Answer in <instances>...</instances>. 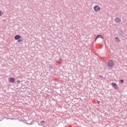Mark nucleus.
Returning a JSON list of instances; mask_svg holds the SVG:
<instances>
[{
	"label": "nucleus",
	"instance_id": "ddd939ff",
	"mask_svg": "<svg viewBox=\"0 0 127 127\" xmlns=\"http://www.w3.org/2000/svg\"><path fill=\"white\" fill-rule=\"evenodd\" d=\"M121 83H124V80H123V79L121 80Z\"/></svg>",
	"mask_w": 127,
	"mask_h": 127
},
{
	"label": "nucleus",
	"instance_id": "20e7f679",
	"mask_svg": "<svg viewBox=\"0 0 127 127\" xmlns=\"http://www.w3.org/2000/svg\"><path fill=\"white\" fill-rule=\"evenodd\" d=\"M14 81H15V79H14V78L13 77H10L9 78V82H10V83H14Z\"/></svg>",
	"mask_w": 127,
	"mask_h": 127
},
{
	"label": "nucleus",
	"instance_id": "2eb2a0df",
	"mask_svg": "<svg viewBox=\"0 0 127 127\" xmlns=\"http://www.w3.org/2000/svg\"><path fill=\"white\" fill-rule=\"evenodd\" d=\"M98 104H100V101H98Z\"/></svg>",
	"mask_w": 127,
	"mask_h": 127
},
{
	"label": "nucleus",
	"instance_id": "6e6552de",
	"mask_svg": "<svg viewBox=\"0 0 127 127\" xmlns=\"http://www.w3.org/2000/svg\"><path fill=\"white\" fill-rule=\"evenodd\" d=\"M99 37H100V38H102V39H103V36L102 35H98L96 37V40H97V39L99 38Z\"/></svg>",
	"mask_w": 127,
	"mask_h": 127
},
{
	"label": "nucleus",
	"instance_id": "f8f14e48",
	"mask_svg": "<svg viewBox=\"0 0 127 127\" xmlns=\"http://www.w3.org/2000/svg\"><path fill=\"white\" fill-rule=\"evenodd\" d=\"M0 15H2V12H1V11H0Z\"/></svg>",
	"mask_w": 127,
	"mask_h": 127
},
{
	"label": "nucleus",
	"instance_id": "0eeeda50",
	"mask_svg": "<svg viewBox=\"0 0 127 127\" xmlns=\"http://www.w3.org/2000/svg\"><path fill=\"white\" fill-rule=\"evenodd\" d=\"M114 64H108V67H109V68H112V67H113Z\"/></svg>",
	"mask_w": 127,
	"mask_h": 127
},
{
	"label": "nucleus",
	"instance_id": "1a4fd4ad",
	"mask_svg": "<svg viewBox=\"0 0 127 127\" xmlns=\"http://www.w3.org/2000/svg\"><path fill=\"white\" fill-rule=\"evenodd\" d=\"M114 64V61L113 60H110L108 61V64Z\"/></svg>",
	"mask_w": 127,
	"mask_h": 127
},
{
	"label": "nucleus",
	"instance_id": "9b49d317",
	"mask_svg": "<svg viewBox=\"0 0 127 127\" xmlns=\"http://www.w3.org/2000/svg\"><path fill=\"white\" fill-rule=\"evenodd\" d=\"M16 82H17V83H20V81L19 80H17Z\"/></svg>",
	"mask_w": 127,
	"mask_h": 127
},
{
	"label": "nucleus",
	"instance_id": "dca6fc26",
	"mask_svg": "<svg viewBox=\"0 0 127 127\" xmlns=\"http://www.w3.org/2000/svg\"><path fill=\"white\" fill-rule=\"evenodd\" d=\"M42 123H44V121H42Z\"/></svg>",
	"mask_w": 127,
	"mask_h": 127
},
{
	"label": "nucleus",
	"instance_id": "7ed1b4c3",
	"mask_svg": "<svg viewBox=\"0 0 127 127\" xmlns=\"http://www.w3.org/2000/svg\"><path fill=\"white\" fill-rule=\"evenodd\" d=\"M114 21H115L116 23H121V22H122V20L119 17H116L115 18Z\"/></svg>",
	"mask_w": 127,
	"mask_h": 127
},
{
	"label": "nucleus",
	"instance_id": "39448f33",
	"mask_svg": "<svg viewBox=\"0 0 127 127\" xmlns=\"http://www.w3.org/2000/svg\"><path fill=\"white\" fill-rule=\"evenodd\" d=\"M20 38V35H16L14 37V39H15V40H18V39H19Z\"/></svg>",
	"mask_w": 127,
	"mask_h": 127
},
{
	"label": "nucleus",
	"instance_id": "9d476101",
	"mask_svg": "<svg viewBox=\"0 0 127 127\" xmlns=\"http://www.w3.org/2000/svg\"><path fill=\"white\" fill-rule=\"evenodd\" d=\"M22 39H19L18 40V42L19 43L20 42H22Z\"/></svg>",
	"mask_w": 127,
	"mask_h": 127
},
{
	"label": "nucleus",
	"instance_id": "f257e3e1",
	"mask_svg": "<svg viewBox=\"0 0 127 127\" xmlns=\"http://www.w3.org/2000/svg\"><path fill=\"white\" fill-rule=\"evenodd\" d=\"M93 9L94 11H96V12H98V11H100V10H101V8L98 5L94 6Z\"/></svg>",
	"mask_w": 127,
	"mask_h": 127
},
{
	"label": "nucleus",
	"instance_id": "423d86ee",
	"mask_svg": "<svg viewBox=\"0 0 127 127\" xmlns=\"http://www.w3.org/2000/svg\"><path fill=\"white\" fill-rule=\"evenodd\" d=\"M115 41L117 42V43L121 42V40H120V38L116 37L115 38Z\"/></svg>",
	"mask_w": 127,
	"mask_h": 127
},
{
	"label": "nucleus",
	"instance_id": "f03ea898",
	"mask_svg": "<svg viewBox=\"0 0 127 127\" xmlns=\"http://www.w3.org/2000/svg\"><path fill=\"white\" fill-rule=\"evenodd\" d=\"M111 85L115 90H119V86L115 82H112Z\"/></svg>",
	"mask_w": 127,
	"mask_h": 127
},
{
	"label": "nucleus",
	"instance_id": "4468645a",
	"mask_svg": "<svg viewBox=\"0 0 127 127\" xmlns=\"http://www.w3.org/2000/svg\"><path fill=\"white\" fill-rule=\"evenodd\" d=\"M59 62H60V63L62 62V60H61V59L59 60Z\"/></svg>",
	"mask_w": 127,
	"mask_h": 127
}]
</instances>
